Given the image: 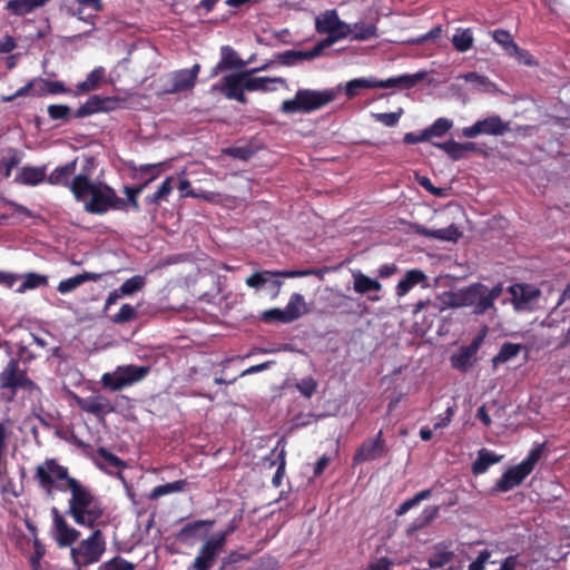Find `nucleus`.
<instances>
[{
	"label": "nucleus",
	"instance_id": "1",
	"mask_svg": "<svg viewBox=\"0 0 570 570\" xmlns=\"http://www.w3.org/2000/svg\"><path fill=\"white\" fill-rule=\"evenodd\" d=\"M35 479L48 498H53V491H70V499L66 514L81 527L95 529L104 515L101 501L92 491L80 481L69 475L67 466L56 459H47L37 465Z\"/></svg>",
	"mask_w": 570,
	"mask_h": 570
},
{
	"label": "nucleus",
	"instance_id": "2",
	"mask_svg": "<svg viewBox=\"0 0 570 570\" xmlns=\"http://www.w3.org/2000/svg\"><path fill=\"white\" fill-rule=\"evenodd\" d=\"M94 164V157H87L86 166L76 176V180L72 183L75 199L85 203V210L94 215H104L109 210L124 209L126 202L117 196L112 187L90 179V170Z\"/></svg>",
	"mask_w": 570,
	"mask_h": 570
},
{
	"label": "nucleus",
	"instance_id": "3",
	"mask_svg": "<svg viewBox=\"0 0 570 570\" xmlns=\"http://www.w3.org/2000/svg\"><path fill=\"white\" fill-rule=\"evenodd\" d=\"M503 293V284L498 283L489 288L483 283H473L450 295L449 306L473 307L474 315H483L490 309H495L494 303Z\"/></svg>",
	"mask_w": 570,
	"mask_h": 570
},
{
	"label": "nucleus",
	"instance_id": "4",
	"mask_svg": "<svg viewBox=\"0 0 570 570\" xmlns=\"http://www.w3.org/2000/svg\"><path fill=\"white\" fill-rule=\"evenodd\" d=\"M38 384L28 375V368L22 366L16 357L9 361L0 370V392L8 401H13L19 391L32 393L38 391Z\"/></svg>",
	"mask_w": 570,
	"mask_h": 570
},
{
	"label": "nucleus",
	"instance_id": "5",
	"mask_svg": "<svg viewBox=\"0 0 570 570\" xmlns=\"http://www.w3.org/2000/svg\"><path fill=\"white\" fill-rule=\"evenodd\" d=\"M336 97L333 89L323 91L298 89L293 99L284 100L281 106L283 114H309L332 102Z\"/></svg>",
	"mask_w": 570,
	"mask_h": 570
},
{
	"label": "nucleus",
	"instance_id": "6",
	"mask_svg": "<svg viewBox=\"0 0 570 570\" xmlns=\"http://www.w3.org/2000/svg\"><path fill=\"white\" fill-rule=\"evenodd\" d=\"M546 443L534 445L525 459L519 464L509 468L501 478L495 482L493 492H508L519 487L524 479L533 471L535 464L543 454Z\"/></svg>",
	"mask_w": 570,
	"mask_h": 570
},
{
	"label": "nucleus",
	"instance_id": "7",
	"mask_svg": "<svg viewBox=\"0 0 570 570\" xmlns=\"http://www.w3.org/2000/svg\"><path fill=\"white\" fill-rule=\"evenodd\" d=\"M106 551V539L101 530L95 529L91 534L71 547L70 557L77 570H86L100 561Z\"/></svg>",
	"mask_w": 570,
	"mask_h": 570
},
{
	"label": "nucleus",
	"instance_id": "8",
	"mask_svg": "<svg viewBox=\"0 0 570 570\" xmlns=\"http://www.w3.org/2000/svg\"><path fill=\"white\" fill-rule=\"evenodd\" d=\"M266 69V66L242 70L239 72H233L226 75L222 78L218 83L212 86L213 91H218L223 94L227 99L236 100L243 105L247 102V97L245 95V76H253L259 71Z\"/></svg>",
	"mask_w": 570,
	"mask_h": 570
},
{
	"label": "nucleus",
	"instance_id": "9",
	"mask_svg": "<svg viewBox=\"0 0 570 570\" xmlns=\"http://www.w3.org/2000/svg\"><path fill=\"white\" fill-rule=\"evenodd\" d=\"M304 297L298 293H294L287 305L284 309L281 308H271L264 311L261 315V321L271 324V323H292L299 318L304 313Z\"/></svg>",
	"mask_w": 570,
	"mask_h": 570
},
{
	"label": "nucleus",
	"instance_id": "10",
	"mask_svg": "<svg viewBox=\"0 0 570 570\" xmlns=\"http://www.w3.org/2000/svg\"><path fill=\"white\" fill-rule=\"evenodd\" d=\"M509 130V122L503 121L499 115H491L476 120L472 126L464 127L462 136L465 138H475L480 135L502 136Z\"/></svg>",
	"mask_w": 570,
	"mask_h": 570
},
{
	"label": "nucleus",
	"instance_id": "11",
	"mask_svg": "<svg viewBox=\"0 0 570 570\" xmlns=\"http://www.w3.org/2000/svg\"><path fill=\"white\" fill-rule=\"evenodd\" d=\"M511 303L515 311H532L541 295L539 288L531 284L515 283L508 287Z\"/></svg>",
	"mask_w": 570,
	"mask_h": 570
},
{
	"label": "nucleus",
	"instance_id": "12",
	"mask_svg": "<svg viewBox=\"0 0 570 570\" xmlns=\"http://www.w3.org/2000/svg\"><path fill=\"white\" fill-rule=\"evenodd\" d=\"M76 404L86 413L92 414L98 419L116 412V406L105 395L98 393L87 397L72 394Z\"/></svg>",
	"mask_w": 570,
	"mask_h": 570
},
{
	"label": "nucleus",
	"instance_id": "13",
	"mask_svg": "<svg viewBox=\"0 0 570 570\" xmlns=\"http://www.w3.org/2000/svg\"><path fill=\"white\" fill-rule=\"evenodd\" d=\"M122 99L117 96L101 97L94 95L87 99L75 112L76 118H83L94 114L109 112L116 110Z\"/></svg>",
	"mask_w": 570,
	"mask_h": 570
},
{
	"label": "nucleus",
	"instance_id": "14",
	"mask_svg": "<svg viewBox=\"0 0 570 570\" xmlns=\"http://www.w3.org/2000/svg\"><path fill=\"white\" fill-rule=\"evenodd\" d=\"M52 523L55 530V540L59 548L72 547L79 539L80 532L72 528L61 515L56 507L51 508Z\"/></svg>",
	"mask_w": 570,
	"mask_h": 570
},
{
	"label": "nucleus",
	"instance_id": "15",
	"mask_svg": "<svg viewBox=\"0 0 570 570\" xmlns=\"http://www.w3.org/2000/svg\"><path fill=\"white\" fill-rule=\"evenodd\" d=\"M387 453L383 431L380 430L374 439L365 440L356 450L353 462L355 464L376 460Z\"/></svg>",
	"mask_w": 570,
	"mask_h": 570
},
{
	"label": "nucleus",
	"instance_id": "16",
	"mask_svg": "<svg viewBox=\"0 0 570 570\" xmlns=\"http://www.w3.org/2000/svg\"><path fill=\"white\" fill-rule=\"evenodd\" d=\"M200 65L195 63L190 69L176 70L170 75L171 86L164 90V94L174 95L195 87Z\"/></svg>",
	"mask_w": 570,
	"mask_h": 570
},
{
	"label": "nucleus",
	"instance_id": "17",
	"mask_svg": "<svg viewBox=\"0 0 570 570\" xmlns=\"http://www.w3.org/2000/svg\"><path fill=\"white\" fill-rule=\"evenodd\" d=\"M248 61L243 60L238 53L228 45L220 47V59L212 69L210 77H216L226 70H243Z\"/></svg>",
	"mask_w": 570,
	"mask_h": 570
},
{
	"label": "nucleus",
	"instance_id": "18",
	"mask_svg": "<svg viewBox=\"0 0 570 570\" xmlns=\"http://www.w3.org/2000/svg\"><path fill=\"white\" fill-rule=\"evenodd\" d=\"M77 159H73L63 166L56 167L47 178L50 185H58L69 188L72 193V183L76 180Z\"/></svg>",
	"mask_w": 570,
	"mask_h": 570
},
{
	"label": "nucleus",
	"instance_id": "19",
	"mask_svg": "<svg viewBox=\"0 0 570 570\" xmlns=\"http://www.w3.org/2000/svg\"><path fill=\"white\" fill-rule=\"evenodd\" d=\"M425 77V72H416L413 75H401L397 77H391L386 80H376V88H399V89H412Z\"/></svg>",
	"mask_w": 570,
	"mask_h": 570
},
{
	"label": "nucleus",
	"instance_id": "20",
	"mask_svg": "<svg viewBox=\"0 0 570 570\" xmlns=\"http://www.w3.org/2000/svg\"><path fill=\"white\" fill-rule=\"evenodd\" d=\"M220 551L210 544L207 540L199 548L198 554L193 561L191 570H210Z\"/></svg>",
	"mask_w": 570,
	"mask_h": 570
},
{
	"label": "nucleus",
	"instance_id": "21",
	"mask_svg": "<svg viewBox=\"0 0 570 570\" xmlns=\"http://www.w3.org/2000/svg\"><path fill=\"white\" fill-rule=\"evenodd\" d=\"M439 513L440 505H426L421 514L409 524L405 531L406 535L413 537L416 532L430 525L438 518Z\"/></svg>",
	"mask_w": 570,
	"mask_h": 570
},
{
	"label": "nucleus",
	"instance_id": "22",
	"mask_svg": "<svg viewBox=\"0 0 570 570\" xmlns=\"http://www.w3.org/2000/svg\"><path fill=\"white\" fill-rule=\"evenodd\" d=\"M101 278L102 274L100 273L83 272L82 274H78L76 276L60 281L57 286V291L60 294H68L78 288L79 286H81L86 282H98Z\"/></svg>",
	"mask_w": 570,
	"mask_h": 570
},
{
	"label": "nucleus",
	"instance_id": "23",
	"mask_svg": "<svg viewBox=\"0 0 570 570\" xmlns=\"http://www.w3.org/2000/svg\"><path fill=\"white\" fill-rule=\"evenodd\" d=\"M415 233L421 236L431 237L439 240H456L461 236L460 230L453 224L445 228L439 229H429L424 226L416 225Z\"/></svg>",
	"mask_w": 570,
	"mask_h": 570
},
{
	"label": "nucleus",
	"instance_id": "24",
	"mask_svg": "<svg viewBox=\"0 0 570 570\" xmlns=\"http://www.w3.org/2000/svg\"><path fill=\"white\" fill-rule=\"evenodd\" d=\"M119 373L122 375L126 386L142 381L150 372L149 366L144 365H120Z\"/></svg>",
	"mask_w": 570,
	"mask_h": 570
},
{
	"label": "nucleus",
	"instance_id": "25",
	"mask_svg": "<svg viewBox=\"0 0 570 570\" xmlns=\"http://www.w3.org/2000/svg\"><path fill=\"white\" fill-rule=\"evenodd\" d=\"M17 180L26 186H37L46 180V167H29L21 168Z\"/></svg>",
	"mask_w": 570,
	"mask_h": 570
},
{
	"label": "nucleus",
	"instance_id": "26",
	"mask_svg": "<svg viewBox=\"0 0 570 570\" xmlns=\"http://www.w3.org/2000/svg\"><path fill=\"white\" fill-rule=\"evenodd\" d=\"M187 484H188V482L185 479H180V480H176L174 482L160 484V485L155 487L147 494V498L150 501H157L161 497L185 491V488L187 487Z\"/></svg>",
	"mask_w": 570,
	"mask_h": 570
},
{
	"label": "nucleus",
	"instance_id": "27",
	"mask_svg": "<svg viewBox=\"0 0 570 570\" xmlns=\"http://www.w3.org/2000/svg\"><path fill=\"white\" fill-rule=\"evenodd\" d=\"M425 279H426V275L421 269L407 271L405 273L404 277L396 285V295L404 296L415 285L424 282Z\"/></svg>",
	"mask_w": 570,
	"mask_h": 570
},
{
	"label": "nucleus",
	"instance_id": "28",
	"mask_svg": "<svg viewBox=\"0 0 570 570\" xmlns=\"http://www.w3.org/2000/svg\"><path fill=\"white\" fill-rule=\"evenodd\" d=\"M472 350L473 347L462 346L458 353L450 357L451 366L465 373L472 366L476 356Z\"/></svg>",
	"mask_w": 570,
	"mask_h": 570
},
{
	"label": "nucleus",
	"instance_id": "29",
	"mask_svg": "<svg viewBox=\"0 0 570 570\" xmlns=\"http://www.w3.org/2000/svg\"><path fill=\"white\" fill-rule=\"evenodd\" d=\"M215 520H195L186 523L176 534V539L183 543H187L195 538L202 528H212Z\"/></svg>",
	"mask_w": 570,
	"mask_h": 570
},
{
	"label": "nucleus",
	"instance_id": "30",
	"mask_svg": "<svg viewBox=\"0 0 570 570\" xmlns=\"http://www.w3.org/2000/svg\"><path fill=\"white\" fill-rule=\"evenodd\" d=\"M48 1L49 0H9L6 8L12 14L21 17L45 6Z\"/></svg>",
	"mask_w": 570,
	"mask_h": 570
},
{
	"label": "nucleus",
	"instance_id": "31",
	"mask_svg": "<svg viewBox=\"0 0 570 570\" xmlns=\"http://www.w3.org/2000/svg\"><path fill=\"white\" fill-rule=\"evenodd\" d=\"M106 70L99 66L91 70L87 78L77 85V94H87L99 88L105 78Z\"/></svg>",
	"mask_w": 570,
	"mask_h": 570
},
{
	"label": "nucleus",
	"instance_id": "32",
	"mask_svg": "<svg viewBox=\"0 0 570 570\" xmlns=\"http://www.w3.org/2000/svg\"><path fill=\"white\" fill-rule=\"evenodd\" d=\"M335 26H338L336 10H327L315 20V29L320 35L327 33L328 36H333L335 33Z\"/></svg>",
	"mask_w": 570,
	"mask_h": 570
},
{
	"label": "nucleus",
	"instance_id": "33",
	"mask_svg": "<svg viewBox=\"0 0 570 570\" xmlns=\"http://www.w3.org/2000/svg\"><path fill=\"white\" fill-rule=\"evenodd\" d=\"M499 461L500 458L494 453L487 449H481L478 452L476 460L472 464V472L475 475L485 473L491 465L498 463Z\"/></svg>",
	"mask_w": 570,
	"mask_h": 570
},
{
	"label": "nucleus",
	"instance_id": "34",
	"mask_svg": "<svg viewBox=\"0 0 570 570\" xmlns=\"http://www.w3.org/2000/svg\"><path fill=\"white\" fill-rule=\"evenodd\" d=\"M244 78H245L244 87H245L246 91H262V92H266V91L272 90L268 87V83H272V82H281V83H283L285 81L283 78H279V77L271 78V77L245 76Z\"/></svg>",
	"mask_w": 570,
	"mask_h": 570
},
{
	"label": "nucleus",
	"instance_id": "35",
	"mask_svg": "<svg viewBox=\"0 0 570 570\" xmlns=\"http://www.w3.org/2000/svg\"><path fill=\"white\" fill-rule=\"evenodd\" d=\"M353 289L358 294H366L368 292L380 291L382 288V285L379 281L373 279L361 272L353 274Z\"/></svg>",
	"mask_w": 570,
	"mask_h": 570
},
{
	"label": "nucleus",
	"instance_id": "36",
	"mask_svg": "<svg viewBox=\"0 0 570 570\" xmlns=\"http://www.w3.org/2000/svg\"><path fill=\"white\" fill-rule=\"evenodd\" d=\"M473 35L471 29L459 28L452 38L453 47L460 52H466L473 47Z\"/></svg>",
	"mask_w": 570,
	"mask_h": 570
},
{
	"label": "nucleus",
	"instance_id": "37",
	"mask_svg": "<svg viewBox=\"0 0 570 570\" xmlns=\"http://www.w3.org/2000/svg\"><path fill=\"white\" fill-rule=\"evenodd\" d=\"M371 88H376L375 78H356L346 83L345 95L351 99L360 95L361 90Z\"/></svg>",
	"mask_w": 570,
	"mask_h": 570
},
{
	"label": "nucleus",
	"instance_id": "38",
	"mask_svg": "<svg viewBox=\"0 0 570 570\" xmlns=\"http://www.w3.org/2000/svg\"><path fill=\"white\" fill-rule=\"evenodd\" d=\"M521 350V344L510 342L503 343L499 353L492 358L493 365L497 366L500 363H505L512 360L513 357L518 356Z\"/></svg>",
	"mask_w": 570,
	"mask_h": 570
},
{
	"label": "nucleus",
	"instance_id": "39",
	"mask_svg": "<svg viewBox=\"0 0 570 570\" xmlns=\"http://www.w3.org/2000/svg\"><path fill=\"white\" fill-rule=\"evenodd\" d=\"M432 497L431 489H424L417 492L414 497L402 502L396 509L395 513L397 517L407 513L411 509L417 507L422 501L428 500Z\"/></svg>",
	"mask_w": 570,
	"mask_h": 570
},
{
	"label": "nucleus",
	"instance_id": "40",
	"mask_svg": "<svg viewBox=\"0 0 570 570\" xmlns=\"http://www.w3.org/2000/svg\"><path fill=\"white\" fill-rule=\"evenodd\" d=\"M38 83L40 85V88L36 91L37 96H43L46 94L58 95L70 92V89L66 88L61 81L39 79Z\"/></svg>",
	"mask_w": 570,
	"mask_h": 570
},
{
	"label": "nucleus",
	"instance_id": "41",
	"mask_svg": "<svg viewBox=\"0 0 570 570\" xmlns=\"http://www.w3.org/2000/svg\"><path fill=\"white\" fill-rule=\"evenodd\" d=\"M492 38L495 42L502 46L509 55L518 52L519 46L515 43L509 31L497 29L493 31Z\"/></svg>",
	"mask_w": 570,
	"mask_h": 570
},
{
	"label": "nucleus",
	"instance_id": "42",
	"mask_svg": "<svg viewBox=\"0 0 570 570\" xmlns=\"http://www.w3.org/2000/svg\"><path fill=\"white\" fill-rule=\"evenodd\" d=\"M174 177H167L157 191L146 197V202L150 205H159L161 200L166 199L174 189Z\"/></svg>",
	"mask_w": 570,
	"mask_h": 570
},
{
	"label": "nucleus",
	"instance_id": "43",
	"mask_svg": "<svg viewBox=\"0 0 570 570\" xmlns=\"http://www.w3.org/2000/svg\"><path fill=\"white\" fill-rule=\"evenodd\" d=\"M101 384L104 387L109 389L110 391H121L126 387L122 375L119 373V367L111 373H104L101 376Z\"/></svg>",
	"mask_w": 570,
	"mask_h": 570
},
{
	"label": "nucleus",
	"instance_id": "44",
	"mask_svg": "<svg viewBox=\"0 0 570 570\" xmlns=\"http://www.w3.org/2000/svg\"><path fill=\"white\" fill-rule=\"evenodd\" d=\"M433 145L446 153L452 160H460L465 156L462 144L453 139L444 142H434Z\"/></svg>",
	"mask_w": 570,
	"mask_h": 570
},
{
	"label": "nucleus",
	"instance_id": "45",
	"mask_svg": "<svg viewBox=\"0 0 570 570\" xmlns=\"http://www.w3.org/2000/svg\"><path fill=\"white\" fill-rule=\"evenodd\" d=\"M21 161L20 153L17 149H10L9 155L4 156L0 160V174L4 177H9L14 167Z\"/></svg>",
	"mask_w": 570,
	"mask_h": 570
},
{
	"label": "nucleus",
	"instance_id": "46",
	"mask_svg": "<svg viewBox=\"0 0 570 570\" xmlns=\"http://www.w3.org/2000/svg\"><path fill=\"white\" fill-rule=\"evenodd\" d=\"M48 279L47 276L40 275L37 273H27L23 276V282L21 283L18 292L23 293L28 289H35L40 286H47Z\"/></svg>",
	"mask_w": 570,
	"mask_h": 570
},
{
	"label": "nucleus",
	"instance_id": "47",
	"mask_svg": "<svg viewBox=\"0 0 570 570\" xmlns=\"http://www.w3.org/2000/svg\"><path fill=\"white\" fill-rule=\"evenodd\" d=\"M453 127V121L448 118H438L430 127L425 128L429 139L442 137Z\"/></svg>",
	"mask_w": 570,
	"mask_h": 570
},
{
	"label": "nucleus",
	"instance_id": "48",
	"mask_svg": "<svg viewBox=\"0 0 570 570\" xmlns=\"http://www.w3.org/2000/svg\"><path fill=\"white\" fill-rule=\"evenodd\" d=\"M146 284V279L141 275H135L128 279H126L121 286L119 287L120 294L124 296L132 295L136 292L144 288Z\"/></svg>",
	"mask_w": 570,
	"mask_h": 570
},
{
	"label": "nucleus",
	"instance_id": "49",
	"mask_svg": "<svg viewBox=\"0 0 570 570\" xmlns=\"http://www.w3.org/2000/svg\"><path fill=\"white\" fill-rule=\"evenodd\" d=\"M351 35L355 40H367L376 36V27L372 23L358 22L352 27Z\"/></svg>",
	"mask_w": 570,
	"mask_h": 570
},
{
	"label": "nucleus",
	"instance_id": "50",
	"mask_svg": "<svg viewBox=\"0 0 570 570\" xmlns=\"http://www.w3.org/2000/svg\"><path fill=\"white\" fill-rule=\"evenodd\" d=\"M136 566L132 562L127 561L120 556H116L112 559L102 562L98 570H135Z\"/></svg>",
	"mask_w": 570,
	"mask_h": 570
},
{
	"label": "nucleus",
	"instance_id": "51",
	"mask_svg": "<svg viewBox=\"0 0 570 570\" xmlns=\"http://www.w3.org/2000/svg\"><path fill=\"white\" fill-rule=\"evenodd\" d=\"M178 189L181 193V197L200 198L205 200H212L213 197V193L210 191L196 193L194 189H191L190 181L188 179H180Z\"/></svg>",
	"mask_w": 570,
	"mask_h": 570
},
{
	"label": "nucleus",
	"instance_id": "52",
	"mask_svg": "<svg viewBox=\"0 0 570 570\" xmlns=\"http://www.w3.org/2000/svg\"><path fill=\"white\" fill-rule=\"evenodd\" d=\"M137 317V309L136 307L131 306L130 304H124L119 312L111 316V322L115 324H125L130 321H134Z\"/></svg>",
	"mask_w": 570,
	"mask_h": 570
},
{
	"label": "nucleus",
	"instance_id": "53",
	"mask_svg": "<svg viewBox=\"0 0 570 570\" xmlns=\"http://www.w3.org/2000/svg\"><path fill=\"white\" fill-rule=\"evenodd\" d=\"M268 277H275L274 271L256 272V273L249 275L245 279V283L248 287L257 289V288L265 286L268 283Z\"/></svg>",
	"mask_w": 570,
	"mask_h": 570
},
{
	"label": "nucleus",
	"instance_id": "54",
	"mask_svg": "<svg viewBox=\"0 0 570 570\" xmlns=\"http://www.w3.org/2000/svg\"><path fill=\"white\" fill-rule=\"evenodd\" d=\"M47 110L52 120L68 121L71 117V109L67 105H49Z\"/></svg>",
	"mask_w": 570,
	"mask_h": 570
},
{
	"label": "nucleus",
	"instance_id": "55",
	"mask_svg": "<svg viewBox=\"0 0 570 570\" xmlns=\"http://www.w3.org/2000/svg\"><path fill=\"white\" fill-rule=\"evenodd\" d=\"M97 454L109 466H112L115 469H125L126 468V463L119 456L111 453L104 446L98 448Z\"/></svg>",
	"mask_w": 570,
	"mask_h": 570
},
{
	"label": "nucleus",
	"instance_id": "56",
	"mask_svg": "<svg viewBox=\"0 0 570 570\" xmlns=\"http://www.w3.org/2000/svg\"><path fill=\"white\" fill-rule=\"evenodd\" d=\"M402 114H403V109L399 108V110L395 112H376V114H372V117L376 121L383 124L386 127H394L397 125Z\"/></svg>",
	"mask_w": 570,
	"mask_h": 570
},
{
	"label": "nucleus",
	"instance_id": "57",
	"mask_svg": "<svg viewBox=\"0 0 570 570\" xmlns=\"http://www.w3.org/2000/svg\"><path fill=\"white\" fill-rule=\"evenodd\" d=\"M454 558V552L452 551H436L429 559V566L432 569L442 568L449 562H451Z\"/></svg>",
	"mask_w": 570,
	"mask_h": 570
},
{
	"label": "nucleus",
	"instance_id": "58",
	"mask_svg": "<svg viewBox=\"0 0 570 570\" xmlns=\"http://www.w3.org/2000/svg\"><path fill=\"white\" fill-rule=\"evenodd\" d=\"M224 153L236 159L248 160L254 155V149L250 145L234 146L226 148Z\"/></svg>",
	"mask_w": 570,
	"mask_h": 570
},
{
	"label": "nucleus",
	"instance_id": "59",
	"mask_svg": "<svg viewBox=\"0 0 570 570\" xmlns=\"http://www.w3.org/2000/svg\"><path fill=\"white\" fill-rule=\"evenodd\" d=\"M351 32L352 27L338 19V26H335V33L333 36H328V38L325 39L324 41L326 42L327 46H330L335 41L347 37L348 35H351Z\"/></svg>",
	"mask_w": 570,
	"mask_h": 570
},
{
	"label": "nucleus",
	"instance_id": "60",
	"mask_svg": "<svg viewBox=\"0 0 570 570\" xmlns=\"http://www.w3.org/2000/svg\"><path fill=\"white\" fill-rule=\"evenodd\" d=\"M326 47H327L326 42L324 40H322L316 46H314L311 50H306V51L296 50L298 60L299 61L312 60V59L318 57Z\"/></svg>",
	"mask_w": 570,
	"mask_h": 570
},
{
	"label": "nucleus",
	"instance_id": "61",
	"mask_svg": "<svg viewBox=\"0 0 570 570\" xmlns=\"http://www.w3.org/2000/svg\"><path fill=\"white\" fill-rule=\"evenodd\" d=\"M124 193L127 196V200H125L126 205L129 204L136 210H138L139 204H138L137 197L140 193H142V186H125Z\"/></svg>",
	"mask_w": 570,
	"mask_h": 570
},
{
	"label": "nucleus",
	"instance_id": "62",
	"mask_svg": "<svg viewBox=\"0 0 570 570\" xmlns=\"http://www.w3.org/2000/svg\"><path fill=\"white\" fill-rule=\"evenodd\" d=\"M36 83H38V80H36V79L30 80L23 87L18 89L14 94L9 95V96H2L0 100L2 102H11L16 98H18V97L27 96V95H29L32 91V89L35 88Z\"/></svg>",
	"mask_w": 570,
	"mask_h": 570
},
{
	"label": "nucleus",
	"instance_id": "63",
	"mask_svg": "<svg viewBox=\"0 0 570 570\" xmlns=\"http://www.w3.org/2000/svg\"><path fill=\"white\" fill-rule=\"evenodd\" d=\"M316 387L317 383L312 377L305 379L297 384V390L307 399H309L315 393Z\"/></svg>",
	"mask_w": 570,
	"mask_h": 570
},
{
	"label": "nucleus",
	"instance_id": "64",
	"mask_svg": "<svg viewBox=\"0 0 570 570\" xmlns=\"http://www.w3.org/2000/svg\"><path fill=\"white\" fill-rule=\"evenodd\" d=\"M491 558V551L482 550L478 554L476 559L469 564V570H484L487 562Z\"/></svg>",
	"mask_w": 570,
	"mask_h": 570
}]
</instances>
